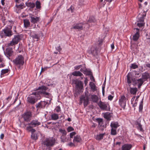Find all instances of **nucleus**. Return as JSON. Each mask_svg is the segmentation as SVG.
<instances>
[{
	"mask_svg": "<svg viewBox=\"0 0 150 150\" xmlns=\"http://www.w3.org/2000/svg\"><path fill=\"white\" fill-rule=\"evenodd\" d=\"M13 62L19 69H21L24 63V58L22 55H19L13 60Z\"/></svg>",
	"mask_w": 150,
	"mask_h": 150,
	"instance_id": "f257e3e1",
	"label": "nucleus"
},
{
	"mask_svg": "<svg viewBox=\"0 0 150 150\" xmlns=\"http://www.w3.org/2000/svg\"><path fill=\"white\" fill-rule=\"evenodd\" d=\"M40 96L38 94L37 91L32 93V96H29L27 98V101L32 104H34L38 100L40 99Z\"/></svg>",
	"mask_w": 150,
	"mask_h": 150,
	"instance_id": "f03ea898",
	"label": "nucleus"
},
{
	"mask_svg": "<svg viewBox=\"0 0 150 150\" xmlns=\"http://www.w3.org/2000/svg\"><path fill=\"white\" fill-rule=\"evenodd\" d=\"M55 139L53 137L46 138L43 141L42 144L46 145L47 147H51L53 146L55 144Z\"/></svg>",
	"mask_w": 150,
	"mask_h": 150,
	"instance_id": "7ed1b4c3",
	"label": "nucleus"
},
{
	"mask_svg": "<svg viewBox=\"0 0 150 150\" xmlns=\"http://www.w3.org/2000/svg\"><path fill=\"white\" fill-rule=\"evenodd\" d=\"M98 105L102 110H110L109 104L106 102H103L100 101L98 103Z\"/></svg>",
	"mask_w": 150,
	"mask_h": 150,
	"instance_id": "20e7f679",
	"label": "nucleus"
},
{
	"mask_svg": "<svg viewBox=\"0 0 150 150\" xmlns=\"http://www.w3.org/2000/svg\"><path fill=\"white\" fill-rule=\"evenodd\" d=\"M146 6L144 7V13L143 14L139 13L137 16V21L138 22H144V18L146 16V12L148 10V7Z\"/></svg>",
	"mask_w": 150,
	"mask_h": 150,
	"instance_id": "39448f33",
	"label": "nucleus"
},
{
	"mask_svg": "<svg viewBox=\"0 0 150 150\" xmlns=\"http://www.w3.org/2000/svg\"><path fill=\"white\" fill-rule=\"evenodd\" d=\"M31 117L32 112L29 111H27L22 115V117L24 120L27 122L30 121Z\"/></svg>",
	"mask_w": 150,
	"mask_h": 150,
	"instance_id": "423d86ee",
	"label": "nucleus"
},
{
	"mask_svg": "<svg viewBox=\"0 0 150 150\" xmlns=\"http://www.w3.org/2000/svg\"><path fill=\"white\" fill-rule=\"evenodd\" d=\"M20 36L19 35H18L14 36V38L10 43L8 44V46H13L18 44V42L20 40Z\"/></svg>",
	"mask_w": 150,
	"mask_h": 150,
	"instance_id": "0eeeda50",
	"label": "nucleus"
},
{
	"mask_svg": "<svg viewBox=\"0 0 150 150\" xmlns=\"http://www.w3.org/2000/svg\"><path fill=\"white\" fill-rule=\"evenodd\" d=\"M126 100L125 97L124 95L121 96L119 99V104L124 109L125 108Z\"/></svg>",
	"mask_w": 150,
	"mask_h": 150,
	"instance_id": "6e6552de",
	"label": "nucleus"
},
{
	"mask_svg": "<svg viewBox=\"0 0 150 150\" xmlns=\"http://www.w3.org/2000/svg\"><path fill=\"white\" fill-rule=\"evenodd\" d=\"M127 82L128 84H130L131 83L132 81L135 84H137V81L135 79H132V75L130 73H129L127 75Z\"/></svg>",
	"mask_w": 150,
	"mask_h": 150,
	"instance_id": "1a4fd4ad",
	"label": "nucleus"
},
{
	"mask_svg": "<svg viewBox=\"0 0 150 150\" xmlns=\"http://www.w3.org/2000/svg\"><path fill=\"white\" fill-rule=\"evenodd\" d=\"M80 99L81 103L83 101L84 105L85 107L87 105L88 103V96H82L80 98Z\"/></svg>",
	"mask_w": 150,
	"mask_h": 150,
	"instance_id": "9d476101",
	"label": "nucleus"
},
{
	"mask_svg": "<svg viewBox=\"0 0 150 150\" xmlns=\"http://www.w3.org/2000/svg\"><path fill=\"white\" fill-rule=\"evenodd\" d=\"M134 31L136 33L133 36V40L136 41L138 40L139 37V30L138 28H135Z\"/></svg>",
	"mask_w": 150,
	"mask_h": 150,
	"instance_id": "9b49d317",
	"label": "nucleus"
},
{
	"mask_svg": "<svg viewBox=\"0 0 150 150\" xmlns=\"http://www.w3.org/2000/svg\"><path fill=\"white\" fill-rule=\"evenodd\" d=\"M83 24L81 23L74 24L71 28V29L82 30L83 29Z\"/></svg>",
	"mask_w": 150,
	"mask_h": 150,
	"instance_id": "f8f14e48",
	"label": "nucleus"
},
{
	"mask_svg": "<svg viewBox=\"0 0 150 150\" xmlns=\"http://www.w3.org/2000/svg\"><path fill=\"white\" fill-rule=\"evenodd\" d=\"M31 18L30 21L32 23H37L40 20V18L38 17H34L31 14L30 15Z\"/></svg>",
	"mask_w": 150,
	"mask_h": 150,
	"instance_id": "ddd939ff",
	"label": "nucleus"
},
{
	"mask_svg": "<svg viewBox=\"0 0 150 150\" xmlns=\"http://www.w3.org/2000/svg\"><path fill=\"white\" fill-rule=\"evenodd\" d=\"M41 124L40 122L38 121L37 119H35L32 120L31 122L29 124V125H31L33 127H35L40 125Z\"/></svg>",
	"mask_w": 150,
	"mask_h": 150,
	"instance_id": "4468645a",
	"label": "nucleus"
},
{
	"mask_svg": "<svg viewBox=\"0 0 150 150\" xmlns=\"http://www.w3.org/2000/svg\"><path fill=\"white\" fill-rule=\"evenodd\" d=\"M3 31L6 36H10L12 34V31L10 28H6L4 29Z\"/></svg>",
	"mask_w": 150,
	"mask_h": 150,
	"instance_id": "2eb2a0df",
	"label": "nucleus"
},
{
	"mask_svg": "<svg viewBox=\"0 0 150 150\" xmlns=\"http://www.w3.org/2000/svg\"><path fill=\"white\" fill-rule=\"evenodd\" d=\"M132 147V145L130 144H126L123 145L121 150H130Z\"/></svg>",
	"mask_w": 150,
	"mask_h": 150,
	"instance_id": "dca6fc26",
	"label": "nucleus"
},
{
	"mask_svg": "<svg viewBox=\"0 0 150 150\" xmlns=\"http://www.w3.org/2000/svg\"><path fill=\"white\" fill-rule=\"evenodd\" d=\"M46 104L47 103L46 102L41 101L36 104V107L38 109L44 108Z\"/></svg>",
	"mask_w": 150,
	"mask_h": 150,
	"instance_id": "f3484780",
	"label": "nucleus"
},
{
	"mask_svg": "<svg viewBox=\"0 0 150 150\" xmlns=\"http://www.w3.org/2000/svg\"><path fill=\"white\" fill-rule=\"evenodd\" d=\"M13 53L12 49L11 48L8 47L7 48L5 52V54L7 57H9L11 56Z\"/></svg>",
	"mask_w": 150,
	"mask_h": 150,
	"instance_id": "a211bd4d",
	"label": "nucleus"
},
{
	"mask_svg": "<svg viewBox=\"0 0 150 150\" xmlns=\"http://www.w3.org/2000/svg\"><path fill=\"white\" fill-rule=\"evenodd\" d=\"M60 139H61V142L63 143L66 142H68L71 141V139H70L69 137H67L66 135H62L60 137Z\"/></svg>",
	"mask_w": 150,
	"mask_h": 150,
	"instance_id": "6ab92c4d",
	"label": "nucleus"
},
{
	"mask_svg": "<svg viewBox=\"0 0 150 150\" xmlns=\"http://www.w3.org/2000/svg\"><path fill=\"white\" fill-rule=\"evenodd\" d=\"M74 83L78 88H80L83 87V83L81 81H79L78 80H76L74 81Z\"/></svg>",
	"mask_w": 150,
	"mask_h": 150,
	"instance_id": "aec40b11",
	"label": "nucleus"
},
{
	"mask_svg": "<svg viewBox=\"0 0 150 150\" xmlns=\"http://www.w3.org/2000/svg\"><path fill=\"white\" fill-rule=\"evenodd\" d=\"M140 122V119L139 118L137 120L136 125H137V129H139L140 131H142L143 130V129L142 127V125Z\"/></svg>",
	"mask_w": 150,
	"mask_h": 150,
	"instance_id": "412c9836",
	"label": "nucleus"
},
{
	"mask_svg": "<svg viewBox=\"0 0 150 150\" xmlns=\"http://www.w3.org/2000/svg\"><path fill=\"white\" fill-rule=\"evenodd\" d=\"M72 74L74 76H80L81 77V79H82L83 78V77L82 76H83V74L79 71H75L72 72Z\"/></svg>",
	"mask_w": 150,
	"mask_h": 150,
	"instance_id": "4be33fe9",
	"label": "nucleus"
},
{
	"mask_svg": "<svg viewBox=\"0 0 150 150\" xmlns=\"http://www.w3.org/2000/svg\"><path fill=\"white\" fill-rule=\"evenodd\" d=\"M90 98L94 102L96 103L98 100V98L96 95H91L90 96Z\"/></svg>",
	"mask_w": 150,
	"mask_h": 150,
	"instance_id": "5701e85b",
	"label": "nucleus"
},
{
	"mask_svg": "<svg viewBox=\"0 0 150 150\" xmlns=\"http://www.w3.org/2000/svg\"><path fill=\"white\" fill-rule=\"evenodd\" d=\"M110 126L112 128L117 129L119 125L117 122H112L111 123Z\"/></svg>",
	"mask_w": 150,
	"mask_h": 150,
	"instance_id": "b1692460",
	"label": "nucleus"
},
{
	"mask_svg": "<svg viewBox=\"0 0 150 150\" xmlns=\"http://www.w3.org/2000/svg\"><path fill=\"white\" fill-rule=\"evenodd\" d=\"M81 141V139L80 136L77 135L73 139V142H79Z\"/></svg>",
	"mask_w": 150,
	"mask_h": 150,
	"instance_id": "393cba45",
	"label": "nucleus"
},
{
	"mask_svg": "<svg viewBox=\"0 0 150 150\" xmlns=\"http://www.w3.org/2000/svg\"><path fill=\"white\" fill-rule=\"evenodd\" d=\"M137 91V88H130V92L131 94L133 95H136Z\"/></svg>",
	"mask_w": 150,
	"mask_h": 150,
	"instance_id": "a878e982",
	"label": "nucleus"
},
{
	"mask_svg": "<svg viewBox=\"0 0 150 150\" xmlns=\"http://www.w3.org/2000/svg\"><path fill=\"white\" fill-rule=\"evenodd\" d=\"M25 4L27 7L31 8H33L35 7V4L33 2H26Z\"/></svg>",
	"mask_w": 150,
	"mask_h": 150,
	"instance_id": "bb28decb",
	"label": "nucleus"
},
{
	"mask_svg": "<svg viewBox=\"0 0 150 150\" xmlns=\"http://www.w3.org/2000/svg\"><path fill=\"white\" fill-rule=\"evenodd\" d=\"M51 118L52 120H56L59 119V116L57 114L54 113L51 115Z\"/></svg>",
	"mask_w": 150,
	"mask_h": 150,
	"instance_id": "cd10ccee",
	"label": "nucleus"
},
{
	"mask_svg": "<svg viewBox=\"0 0 150 150\" xmlns=\"http://www.w3.org/2000/svg\"><path fill=\"white\" fill-rule=\"evenodd\" d=\"M37 92L38 93V94H39L40 96L41 94H42L44 95L45 96H49L50 95V93H49L46 92L45 91H37Z\"/></svg>",
	"mask_w": 150,
	"mask_h": 150,
	"instance_id": "c85d7f7f",
	"label": "nucleus"
},
{
	"mask_svg": "<svg viewBox=\"0 0 150 150\" xmlns=\"http://www.w3.org/2000/svg\"><path fill=\"white\" fill-rule=\"evenodd\" d=\"M104 117L107 120H110L111 118L110 113L109 112L105 113L104 114Z\"/></svg>",
	"mask_w": 150,
	"mask_h": 150,
	"instance_id": "c756f323",
	"label": "nucleus"
},
{
	"mask_svg": "<svg viewBox=\"0 0 150 150\" xmlns=\"http://www.w3.org/2000/svg\"><path fill=\"white\" fill-rule=\"evenodd\" d=\"M105 134V133L100 134L97 135L96 138V139L97 140H100L103 139V137Z\"/></svg>",
	"mask_w": 150,
	"mask_h": 150,
	"instance_id": "7c9ffc66",
	"label": "nucleus"
},
{
	"mask_svg": "<svg viewBox=\"0 0 150 150\" xmlns=\"http://www.w3.org/2000/svg\"><path fill=\"white\" fill-rule=\"evenodd\" d=\"M24 25L25 28H27L29 26L30 23L28 19L24 20Z\"/></svg>",
	"mask_w": 150,
	"mask_h": 150,
	"instance_id": "2f4dec72",
	"label": "nucleus"
},
{
	"mask_svg": "<svg viewBox=\"0 0 150 150\" xmlns=\"http://www.w3.org/2000/svg\"><path fill=\"white\" fill-rule=\"evenodd\" d=\"M16 6L19 10H21L25 7V6H24V4L23 3H21L19 5H16Z\"/></svg>",
	"mask_w": 150,
	"mask_h": 150,
	"instance_id": "473e14b6",
	"label": "nucleus"
},
{
	"mask_svg": "<svg viewBox=\"0 0 150 150\" xmlns=\"http://www.w3.org/2000/svg\"><path fill=\"white\" fill-rule=\"evenodd\" d=\"M90 51L91 53L94 56L97 54L96 50L94 47H91Z\"/></svg>",
	"mask_w": 150,
	"mask_h": 150,
	"instance_id": "72a5a7b5",
	"label": "nucleus"
},
{
	"mask_svg": "<svg viewBox=\"0 0 150 150\" xmlns=\"http://www.w3.org/2000/svg\"><path fill=\"white\" fill-rule=\"evenodd\" d=\"M90 86L91 87V88L93 91H94L96 90V86L95 84L93 82H90Z\"/></svg>",
	"mask_w": 150,
	"mask_h": 150,
	"instance_id": "f704fd0d",
	"label": "nucleus"
},
{
	"mask_svg": "<svg viewBox=\"0 0 150 150\" xmlns=\"http://www.w3.org/2000/svg\"><path fill=\"white\" fill-rule=\"evenodd\" d=\"M138 85V88H140L144 83L142 79H139L137 80Z\"/></svg>",
	"mask_w": 150,
	"mask_h": 150,
	"instance_id": "c9c22d12",
	"label": "nucleus"
},
{
	"mask_svg": "<svg viewBox=\"0 0 150 150\" xmlns=\"http://www.w3.org/2000/svg\"><path fill=\"white\" fill-rule=\"evenodd\" d=\"M9 71V69H4L2 70L1 71V77H2V76L4 74L7 73Z\"/></svg>",
	"mask_w": 150,
	"mask_h": 150,
	"instance_id": "e433bc0d",
	"label": "nucleus"
},
{
	"mask_svg": "<svg viewBox=\"0 0 150 150\" xmlns=\"http://www.w3.org/2000/svg\"><path fill=\"white\" fill-rule=\"evenodd\" d=\"M48 89V88L47 87H46L45 86H42L40 87H39L38 90H40L41 89V90L40 91H45L46 90Z\"/></svg>",
	"mask_w": 150,
	"mask_h": 150,
	"instance_id": "4c0bfd02",
	"label": "nucleus"
},
{
	"mask_svg": "<svg viewBox=\"0 0 150 150\" xmlns=\"http://www.w3.org/2000/svg\"><path fill=\"white\" fill-rule=\"evenodd\" d=\"M36 8L37 9H40L41 8V3L40 2L37 1L35 3Z\"/></svg>",
	"mask_w": 150,
	"mask_h": 150,
	"instance_id": "58836bf2",
	"label": "nucleus"
},
{
	"mask_svg": "<svg viewBox=\"0 0 150 150\" xmlns=\"http://www.w3.org/2000/svg\"><path fill=\"white\" fill-rule=\"evenodd\" d=\"M111 134L112 135H115L117 134V129L112 128Z\"/></svg>",
	"mask_w": 150,
	"mask_h": 150,
	"instance_id": "ea45409f",
	"label": "nucleus"
},
{
	"mask_svg": "<svg viewBox=\"0 0 150 150\" xmlns=\"http://www.w3.org/2000/svg\"><path fill=\"white\" fill-rule=\"evenodd\" d=\"M59 132L62 134V135L64 136L66 135L67 132L65 129H59Z\"/></svg>",
	"mask_w": 150,
	"mask_h": 150,
	"instance_id": "a19ab883",
	"label": "nucleus"
},
{
	"mask_svg": "<svg viewBox=\"0 0 150 150\" xmlns=\"http://www.w3.org/2000/svg\"><path fill=\"white\" fill-rule=\"evenodd\" d=\"M148 76L149 74L146 73H143L142 75V79H146L148 78Z\"/></svg>",
	"mask_w": 150,
	"mask_h": 150,
	"instance_id": "79ce46f5",
	"label": "nucleus"
},
{
	"mask_svg": "<svg viewBox=\"0 0 150 150\" xmlns=\"http://www.w3.org/2000/svg\"><path fill=\"white\" fill-rule=\"evenodd\" d=\"M31 37L33 39H36L37 40V41H38V39L39 38L38 34H35L33 35H32L31 36Z\"/></svg>",
	"mask_w": 150,
	"mask_h": 150,
	"instance_id": "37998d69",
	"label": "nucleus"
},
{
	"mask_svg": "<svg viewBox=\"0 0 150 150\" xmlns=\"http://www.w3.org/2000/svg\"><path fill=\"white\" fill-rule=\"evenodd\" d=\"M96 120L97 121L99 125L102 126L103 124V120L101 118H98L96 119Z\"/></svg>",
	"mask_w": 150,
	"mask_h": 150,
	"instance_id": "c03bdc74",
	"label": "nucleus"
},
{
	"mask_svg": "<svg viewBox=\"0 0 150 150\" xmlns=\"http://www.w3.org/2000/svg\"><path fill=\"white\" fill-rule=\"evenodd\" d=\"M130 68L132 69H136L138 68V66L135 64H131Z\"/></svg>",
	"mask_w": 150,
	"mask_h": 150,
	"instance_id": "a18cd8bd",
	"label": "nucleus"
},
{
	"mask_svg": "<svg viewBox=\"0 0 150 150\" xmlns=\"http://www.w3.org/2000/svg\"><path fill=\"white\" fill-rule=\"evenodd\" d=\"M31 137L32 139L36 140L38 139V137L37 135L32 133L31 135Z\"/></svg>",
	"mask_w": 150,
	"mask_h": 150,
	"instance_id": "49530a36",
	"label": "nucleus"
},
{
	"mask_svg": "<svg viewBox=\"0 0 150 150\" xmlns=\"http://www.w3.org/2000/svg\"><path fill=\"white\" fill-rule=\"evenodd\" d=\"M144 25L143 22H140L137 23V25L139 27H140L143 26Z\"/></svg>",
	"mask_w": 150,
	"mask_h": 150,
	"instance_id": "de8ad7c7",
	"label": "nucleus"
},
{
	"mask_svg": "<svg viewBox=\"0 0 150 150\" xmlns=\"http://www.w3.org/2000/svg\"><path fill=\"white\" fill-rule=\"evenodd\" d=\"M67 129L68 132L74 131V130L73 127L70 126L68 127Z\"/></svg>",
	"mask_w": 150,
	"mask_h": 150,
	"instance_id": "09e8293b",
	"label": "nucleus"
},
{
	"mask_svg": "<svg viewBox=\"0 0 150 150\" xmlns=\"http://www.w3.org/2000/svg\"><path fill=\"white\" fill-rule=\"evenodd\" d=\"M143 109V101L141 102L139 105V110L140 111L141 110Z\"/></svg>",
	"mask_w": 150,
	"mask_h": 150,
	"instance_id": "8fccbe9b",
	"label": "nucleus"
},
{
	"mask_svg": "<svg viewBox=\"0 0 150 150\" xmlns=\"http://www.w3.org/2000/svg\"><path fill=\"white\" fill-rule=\"evenodd\" d=\"M56 112H58L61 111V108L59 106H57L55 109Z\"/></svg>",
	"mask_w": 150,
	"mask_h": 150,
	"instance_id": "3c124183",
	"label": "nucleus"
},
{
	"mask_svg": "<svg viewBox=\"0 0 150 150\" xmlns=\"http://www.w3.org/2000/svg\"><path fill=\"white\" fill-rule=\"evenodd\" d=\"M33 127H31V126H28L26 128V130L29 132H30L31 131V129H33Z\"/></svg>",
	"mask_w": 150,
	"mask_h": 150,
	"instance_id": "603ef678",
	"label": "nucleus"
},
{
	"mask_svg": "<svg viewBox=\"0 0 150 150\" xmlns=\"http://www.w3.org/2000/svg\"><path fill=\"white\" fill-rule=\"evenodd\" d=\"M76 134V133L75 132H73L70 134V136L71 138H73L74 136Z\"/></svg>",
	"mask_w": 150,
	"mask_h": 150,
	"instance_id": "864d4df0",
	"label": "nucleus"
},
{
	"mask_svg": "<svg viewBox=\"0 0 150 150\" xmlns=\"http://www.w3.org/2000/svg\"><path fill=\"white\" fill-rule=\"evenodd\" d=\"M67 145L70 147H72L74 146V143L71 142L68 144Z\"/></svg>",
	"mask_w": 150,
	"mask_h": 150,
	"instance_id": "5fc2aeb1",
	"label": "nucleus"
},
{
	"mask_svg": "<svg viewBox=\"0 0 150 150\" xmlns=\"http://www.w3.org/2000/svg\"><path fill=\"white\" fill-rule=\"evenodd\" d=\"M113 97L111 95H109L108 97V99L111 100H112Z\"/></svg>",
	"mask_w": 150,
	"mask_h": 150,
	"instance_id": "6e6d98bb",
	"label": "nucleus"
},
{
	"mask_svg": "<svg viewBox=\"0 0 150 150\" xmlns=\"http://www.w3.org/2000/svg\"><path fill=\"white\" fill-rule=\"evenodd\" d=\"M48 68V67H45L44 68H42V69H41V72H43V71H45Z\"/></svg>",
	"mask_w": 150,
	"mask_h": 150,
	"instance_id": "4d7b16f0",
	"label": "nucleus"
},
{
	"mask_svg": "<svg viewBox=\"0 0 150 150\" xmlns=\"http://www.w3.org/2000/svg\"><path fill=\"white\" fill-rule=\"evenodd\" d=\"M81 66V65H80L78 66H76L75 67V68L76 69H79Z\"/></svg>",
	"mask_w": 150,
	"mask_h": 150,
	"instance_id": "13d9d810",
	"label": "nucleus"
},
{
	"mask_svg": "<svg viewBox=\"0 0 150 150\" xmlns=\"http://www.w3.org/2000/svg\"><path fill=\"white\" fill-rule=\"evenodd\" d=\"M135 98V96H134L133 98H132L131 99V103L132 104L133 103V102L134 101Z\"/></svg>",
	"mask_w": 150,
	"mask_h": 150,
	"instance_id": "bf43d9fd",
	"label": "nucleus"
},
{
	"mask_svg": "<svg viewBox=\"0 0 150 150\" xmlns=\"http://www.w3.org/2000/svg\"><path fill=\"white\" fill-rule=\"evenodd\" d=\"M71 10V12L72 13L74 11V8H72L71 6L69 9H68V10Z\"/></svg>",
	"mask_w": 150,
	"mask_h": 150,
	"instance_id": "052dcab7",
	"label": "nucleus"
},
{
	"mask_svg": "<svg viewBox=\"0 0 150 150\" xmlns=\"http://www.w3.org/2000/svg\"><path fill=\"white\" fill-rule=\"evenodd\" d=\"M4 135L3 134H2L0 135V138L1 139H3L4 137Z\"/></svg>",
	"mask_w": 150,
	"mask_h": 150,
	"instance_id": "680f3d73",
	"label": "nucleus"
},
{
	"mask_svg": "<svg viewBox=\"0 0 150 150\" xmlns=\"http://www.w3.org/2000/svg\"><path fill=\"white\" fill-rule=\"evenodd\" d=\"M145 66L146 67L150 68V63H147L146 64Z\"/></svg>",
	"mask_w": 150,
	"mask_h": 150,
	"instance_id": "e2e57ef3",
	"label": "nucleus"
},
{
	"mask_svg": "<svg viewBox=\"0 0 150 150\" xmlns=\"http://www.w3.org/2000/svg\"><path fill=\"white\" fill-rule=\"evenodd\" d=\"M35 131V129L33 128L31 129V131L30 132H31L32 134V133H34Z\"/></svg>",
	"mask_w": 150,
	"mask_h": 150,
	"instance_id": "0e129e2a",
	"label": "nucleus"
},
{
	"mask_svg": "<svg viewBox=\"0 0 150 150\" xmlns=\"http://www.w3.org/2000/svg\"><path fill=\"white\" fill-rule=\"evenodd\" d=\"M5 0H1V3L2 5H4L5 4Z\"/></svg>",
	"mask_w": 150,
	"mask_h": 150,
	"instance_id": "69168bd1",
	"label": "nucleus"
},
{
	"mask_svg": "<svg viewBox=\"0 0 150 150\" xmlns=\"http://www.w3.org/2000/svg\"><path fill=\"white\" fill-rule=\"evenodd\" d=\"M56 48H57V50L59 51H60L61 50V49L60 48V46H59V47H57Z\"/></svg>",
	"mask_w": 150,
	"mask_h": 150,
	"instance_id": "338daca9",
	"label": "nucleus"
},
{
	"mask_svg": "<svg viewBox=\"0 0 150 150\" xmlns=\"http://www.w3.org/2000/svg\"><path fill=\"white\" fill-rule=\"evenodd\" d=\"M85 80L84 81V83L86 85L87 83V80L86 78H85Z\"/></svg>",
	"mask_w": 150,
	"mask_h": 150,
	"instance_id": "774afa93",
	"label": "nucleus"
}]
</instances>
